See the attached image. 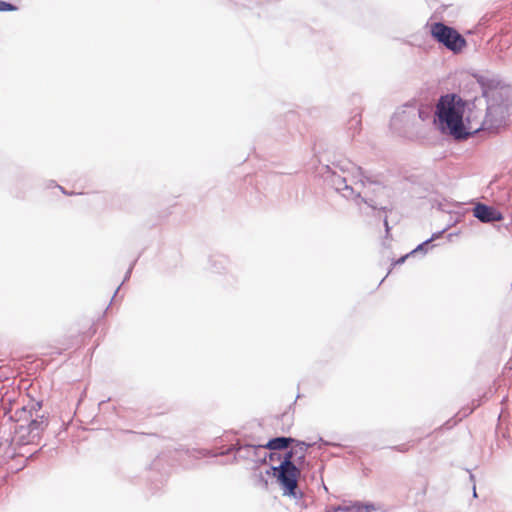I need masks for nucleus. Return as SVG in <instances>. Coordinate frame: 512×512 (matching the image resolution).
Here are the masks:
<instances>
[{
  "label": "nucleus",
  "instance_id": "obj_1",
  "mask_svg": "<svg viewBox=\"0 0 512 512\" xmlns=\"http://www.w3.org/2000/svg\"><path fill=\"white\" fill-rule=\"evenodd\" d=\"M466 102L456 94H446L439 98L435 107V123L442 132L455 139H467L483 130V124H476L469 116L465 117Z\"/></svg>",
  "mask_w": 512,
  "mask_h": 512
},
{
  "label": "nucleus",
  "instance_id": "obj_2",
  "mask_svg": "<svg viewBox=\"0 0 512 512\" xmlns=\"http://www.w3.org/2000/svg\"><path fill=\"white\" fill-rule=\"evenodd\" d=\"M431 36L454 53L461 52L467 45L465 38L454 28L441 22L430 24Z\"/></svg>",
  "mask_w": 512,
  "mask_h": 512
},
{
  "label": "nucleus",
  "instance_id": "obj_3",
  "mask_svg": "<svg viewBox=\"0 0 512 512\" xmlns=\"http://www.w3.org/2000/svg\"><path fill=\"white\" fill-rule=\"evenodd\" d=\"M273 469L274 475L283 489V494L295 497L300 470L294 463H290L289 460H283L279 467H274Z\"/></svg>",
  "mask_w": 512,
  "mask_h": 512
},
{
  "label": "nucleus",
  "instance_id": "obj_4",
  "mask_svg": "<svg viewBox=\"0 0 512 512\" xmlns=\"http://www.w3.org/2000/svg\"><path fill=\"white\" fill-rule=\"evenodd\" d=\"M44 427L45 422L42 418L40 420L33 419L27 425L18 424L15 428L17 441L23 445L36 443Z\"/></svg>",
  "mask_w": 512,
  "mask_h": 512
},
{
  "label": "nucleus",
  "instance_id": "obj_5",
  "mask_svg": "<svg viewBox=\"0 0 512 512\" xmlns=\"http://www.w3.org/2000/svg\"><path fill=\"white\" fill-rule=\"evenodd\" d=\"M474 216L482 222H498L503 219L500 211L484 204H478L474 208Z\"/></svg>",
  "mask_w": 512,
  "mask_h": 512
},
{
  "label": "nucleus",
  "instance_id": "obj_6",
  "mask_svg": "<svg viewBox=\"0 0 512 512\" xmlns=\"http://www.w3.org/2000/svg\"><path fill=\"white\" fill-rule=\"evenodd\" d=\"M307 446L304 443H297L288 451L283 460H289L290 463H301L306 455Z\"/></svg>",
  "mask_w": 512,
  "mask_h": 512
},
{
  "label": "nucleus",
  "instance_id": "obj_7",
  "mask_svg": "<svg viewBox=\"0 0 512 512\" xmlns=\"http://www.w3.org/2000/svg\"><path fill=\"white\" fill-rule=\"evenodd\" d=\"M294 442V439L292 438H286V437H278L271 439L266 447L271 450H280L288 447L290 443Z\"/></svg>",
  "mask_w": 512,
  "mask_h": 512
},
{
  "label": "nucleus",
  "instance_id": "obj_8",
  "mask_svg": "<svg viewBox=\"0 0 512 512\" xmlns=\"http://www.w3.org/2000/svg\"><path fill=\"white\" fill-rule=\"evenodd\" d=\"M347 512H362L365 510L366 512H370L374 510L373 505H361V504H355L351 507H348L345 509Z\"/></svg>",
  "mask_w": 512,
  "mask_h": 512
},
{
  "label": "nucleus",
  "instance_id": "obj_9",
  "mask_svg": "<svg viewBox=\"0 0 512 512\" xmlns=\"http://www.w3.org/2000/svg\"><path fill=\"white\" fill-rule=\"evenodd\" d=\"M17 8L11 3L0 1V11H14Z\"/></svg>",
  "mask_w": 512,
  "mask_h": 512
},
{
  "label": "nucleus",
  "instance_id": "obj_10",
  "mask_svg": "<svg viewBox=\"0 0 512 512\" xmlns=\"http://www.w3.org/2000/svg\"><path fill=\"white\" fill-rule=\"evenodd\" d=\"M358 198H361L362 202H364L365 204L371 206L372 208H376L375 204H374V200L370 197H361L360 194L357 195Z\"/></svg>",
  "mask_w": 512,
  "mask_h": 512
},
{
  "label": "nucleus",
  "instance_id": "obj_11",
  "mask_svg": "<svg viewBox=\"0 0 512 512\" xmlns=\"http://www.w3.org/2000/svg\"><path fill=\"white\" fill-rule=\"evenodd\" d=\"M394 450L405 453L408 452L410 447L407 444H401L398 446L393 447Z\"/></svg>",
  "mask_w": 512,
  "mask_h": 512
},
{
  "label": "nucleus",
  "instance_id": "obj_12",
  "mask_svg": "<svg viewBox=\"0 0 512 512\" xmlns=\"http://www.w3.org/2000/svg\"><path fill=\"white\" fill-rule=\"evenodd\" d=\"M245 450H247L248 452H251V451L255 450V447L254 446H246Z\"/></svg>",
  "mask_w": 512,
  "mask_h": 512
},
{
  "label": "nucleus",
  "instance_id": "obj_13",
  "mask_svg": "<svg viewBox=\"0 0 512 512\" xmlns=\"http://www.w3.org/2000/svg\"><path fill=\"white\" fill-rule=\"evenodd\" d=\"M407 257H408V255H406V256H404V257L400 258V259L398 260V263H402V262H404V260H405Z\"/></svg>",
  "mask_w": 512,
  "mask_h": 512
},
{
  "label": "nucleus",
  "instance_id": "obj_14",
  "mask_svg": "<svg viewBox=\"0 0 512 512\" xmlns=\"http://www.w3.org/2000/svg\"><path fill=\"white\" fill-rule=\"evenodd\" d=\"M421 248H422V245L418 246L417 249L414 250V252L418 251Z\"/></svg>",
  "mask_w": 512,
  "mask_h": 512
}]
</instances>
